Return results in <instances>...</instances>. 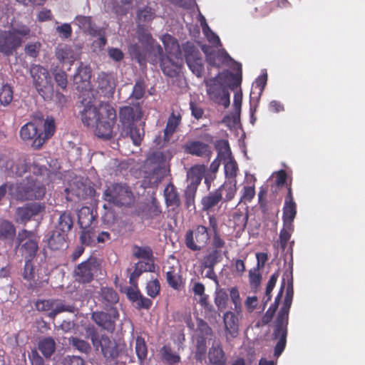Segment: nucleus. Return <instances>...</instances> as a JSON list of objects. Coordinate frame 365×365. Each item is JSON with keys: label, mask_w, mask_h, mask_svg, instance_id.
<instances>
[{"label": "nucleus", "mask_w": 365, "mask_h": 365, "mask_svg": "<svg viewBox=\"0 0 365 365\" xmlns=\"http://www.w3.org/2000/svg\"><path fill=\"white\" fill-rule=\"evenodd\" d=\"M142 115V108L138 103L123 106L119 110V120L121 125L120 136L130 137L133 144L137 146L140 145L144 137L143 128L137 125Z\"/></svg>", "instance_id": "1"}, {"label": "nucleus", "mask_w": 365, "mask_h": 365, "mask_svg": "<svg viewBox=\"0 0 365 365\" xmlns=\"http://www.w3.org/2000/svg\"><path fill=\"white\" fill-rule=\"evenodd\" d=\"M103 199L118 207H129L135 202L133 193L125 183H113L103 192Z\"/></svg>", "instance_id": "2"}, {"label": "nucleus", "mask_w": 365, "mask_h": 365, "mask_svg": "<svg viewBox=\"0 0 365 365\" xmlns=\"http://www.w3.org/2000/svg\"><path fill=\"white\" fill-rule=\"evenodd\" d=\"M30 74L38 93L45 101L51 100L53 96V85L48 71L42 66L33 65Z\"/></svg>", "instance_id": "3"}, {"label": "nucleus", "mask_w": 365, "mask_h": 365, "mask_svg": "<svg viewBox=\"0 0 365 365\" xmlns=\"http://www.w3.org/2000/svg\"><path fill=\"white\" fill-rule=\"evenodd\" d=\"M116 111L110 105L103 106V115H100L96 123H95L94 133L102 139L109 140L113 138V127L116 122Z\"/></svg>", "instance_id": "4"}, {"label": "nucleus", "mask_w": 365, "mask_h": 365, "mask_svg": "<svg viewBox=\"0 0 365 365\" xmlns=\"http://www.w3.org/2000/svg\"><path fill=\"white\" fill-rule=\"evenodd\" d=\"M166 156L162 151H155L146 160V170L144 176L145 181L148 180V185L153 186L158 185L163 177V170L165 168Z\"/></svg>", "instance_id": "5"}, {"label": "nucleus", "mask_w": 365, "mask_h": 365, "mask_svg": "<svg viewBox=\"0 0 365 365\" xmlns=\"http://www.w3.org/2000/svg\"><path fill=\"white\" fill-rule=\"evenodd\" d=\"M88 96L83 98L81 103L82 109L80 110V116L83 124L88 128H93L95 123L103 115V106L108 104L101 102L98 106L94 105L95 98L90 92H88Z\"/></svg>", "instance_id": "6"}, {"label": "nucleus", "mask_w": 365, "mask_h": 365, "mask_svg": "<svg viewBox=\"0 0 365 365\" xmlns=\"http://www.w3.org/2000/svg\"><path fill=\"white\" fill-rule=\"evenodd\" d=\"M88 336L95 349L98 350L101 348V353L106 359L113 360L118 356L119 349L115 341L106 334L100 335L95 329H92Z\"/></svg>", "instance_id": "7"}, {"label": "nucleus", "mask_w": 365, "mask_h": 365, "mask_svg": "<svg viewBox=\"0 0 365 365\" xmlns=\"http://www.w3.org/2000/svg\"><path fill=\"white\" fill-rule=\"evenodd\" d=\"M210 240V233L206 226L196 225L189 230L185 235V244L192 251H200L205 247Z\"/></svg>", "instance_id": "8"}, {"label": "nucleus", "mask_w": 365, "mask_h": 365, "mask_svg": "<svg viewBox=\"0 0 365 365\" xmlns=\"http://www.w3.org/2000/svg\"><path fill=\"white\" fill-rule=\"evenodd\" d=\"M16 242L25 259H34L38 250V241L33 231L23 229L19 231Z\"/></svg>", "instance_id": "9"}, {"label": "nucleus", "mask_w": 365, "mask_h": 365, "mask_svg": "<svg viewBox=\"0 0 365 365\" xmlns=\"http://www.w3.org/2000/svg\"><path fill=\"white\" fill-rule=\"evenodd\" d=\"M185 62L197 77H202L204 72V64L200 51L192 42L187 41L182 45Z\"/></svg>", "instance_id": "10"}, {"label": "nucleus", "mask_w": 365, "mask_h": 365, "mask_svg": "<svg viewBox=\"0 0 365 365\" xmlns=\"http://www.w3.org/2000/svg\"><path fill=\"white\" fill-rule=\"evenodd\" d=\"M226 253L227 252H223V250L207 248L206 254L201 260L200 268L207 269L205 277L213 280L217 285L219 284V282L214 269L215 265L222 261L223 255Z\"/></svg>", "instance_id": "11"}, {"label": "nucleus", "mask_w": 365, "mask_h": 365, "mask_svg": "<svg viewBox=\"0 0 365 365\" xmlns=\"http://www.w3.org/2000/svg\"><path fill=\"white\" fill-rule=\"evenodd\" d=\"M16 197L20 200L40 199L46 194L45 187L34 181L18 185L16 187Z\"/></svg>", "instance_id": "12"}, {"label": "nucleus", "mask_w": 365, "mask_h": 365, "mask_svg": "<svg viewBox=\"0 0 365 365\" xmlns=\"http://www.w3.org/2000/svg\"><path fill=\"white\" fill-rule=\"evenodd\" d=\"M36 307L38 311L48 312V317L53 319L61 312H73V307L65 304L61 299L38 300L36 303Z\"/></svg>", "instance_id": "13"}, {"label": "nucleus", "mask_w": 365, "mask_h": 365, "mask_svg": "<svg viewBox=\"0 0 365 365\" xmlns=\"http://www.w3.org/2000/svg\"><path fill=\"white\" fill-rule=\"evenodd\" d=\"M99 264L96 257H91L80 263L74 270L76 280L82 284L89 283L93 279V272L98 269Z\"/></svg>", "instance_id": "14"}, {"label": "nucleus", "mask_w": 365, "mask_h": 365, "mask_svg": "<svg viewBox=\"0 0 365 365\" xmlns=\"http://www.w3.org/2000/svg\"><path fill=\"white\" fill-rule=\"evenodd\" d=\"M41 122H29L20 130V137L24 141L33 140L32 147L39 149L43 145V139L41 136Z\"/></svg>", "instance_id": "15"}, {"label": "nucleus", "mask_w": 365, "mask_h": 365, "mask_svg": "<svg viewBox=\"0 0 365 365\" xmlns=\"http://www.w3.org/2000/svg\"><path fill=\"white\" fill-rule=\"evenodd\" d=\"M45 210V205L41 202H31L16 209V221L22 224L27 223L32 217L38 215Z\"/></svg>", "instance_id": "16"}, {"label": "nucleus", "mask_w": 365, "mask_h": 365, "mask_svg": "<svg viewBox=\"0 0 365 365\" xmlns=\"http://www.w3.org/2000/svg\"><path fill=\"white\" fill-rule=\"evenodd\" d=\"M182 120V115L180 112L173 111L170 115L166 126L163 130V140L161 142L160 136L157 137L155 139V142L160 147L165 146L170 140L173 133L176 131L178 127L180 124Z\"/></svg>", "instance_id": "17"}, {"label": "nucleus", "mask_w": 365, "mask_h": 365, "mask_svg": "<svg viewBox=\"0 0 365 365\" xmlns=\"http://www.w3.org/2000/svg\"><path fill=\"white\" fill-rule=\"evenodd\" d=\"M166 282L169 287L174 290H180L184 286L183 279L181 274L180 267L178 264H170L163 267Z\"/></svg>", "instance_id": "18"}, {"label": "nucleus", "mask_w": 365, "mask_h": 365, "mask_svg": "<svg viewBox=\"0 0 365 365\" xmlns=\"http://www.w3.org/2000/svg\"><path fill=\"white\" fill-rule=\"evenodd\" d=\"M21 43V38L13 35L9 31H4L0 34V52L4 55H11Z\"/></svg>", "instance_id": "19"}, {"label": "nucleus", "mask_w": 365, "mask_h": 365, "mask_svg": "<svg viewBox=\"0 0 365 365\" xmlns=\"http://www.w3.org/2000/svg\"><path fill=\"white\" fill-rule=\"evenodd\" d=\"M158 51L160 56V66L163 73L169 77L175 76L180 68V60H174V57L165 56L160 45L158 46Z\"/></svg>", "instance_id": "20"}, {"label": "nucleus", "mask_w": 365, "mask_h": 365, "mask_svg": "<svg viewBox=\"0 0 365 365\" xmlns=\"http://www.w3.org/2000/svg\"><path fill=\"white\" fill-rule=\"evenodd\" d=\"M118 313L116 309L113 311V315L104 312H94L92 313V320L103 329L113 332L115 329V322L118 318Z\"/></svg>", "instance_id": "21"}, {"label": "nucleus", "mask_w": 365, "mask_h": 365, "mask_svg": "<svg viewBox=\"0 0 365 365\" xmlns=\"http://www.w3.org/2000/svg\"><path fill=\"white\" fill-rule=\"evenodd\" d=\"M137 215L143 220H151L160 217L163 213L160 202L153 198L149 203L139 207Z\"/></svg>", "instance_id": "22"}, {"label": "nucleus", "mask_w": 365, "mask_h": 365, "mask_svg": "<svg viewBox=\"0 0 365 365\" xmlns=\"http://www.w3.org/2000/svg\"><path fill=\"white\" fill-rule=\"evenodd\" d=\"M297 215V204L294 200L291 185L287 187L283 207L282 220L284 224L294 225L293 222Z\"/></svg>", "instance_id": "23"}, {"label": "nucleus", "mask_w": 365, "mask_h": 365, "mask_svg": "<svg viewBox=\"0 0 365 365\" xmlns=\"http://www.w3.org/2000/svg\"><path fill=\"white\" fill-rule=\"evenodd\" d=\"M98 89L105 97L113 96L115 88V81L113 76L110 73L101 72L98 74L97 78Z\"/></svg>", "instance_id": "24"}, {"label": "nucleus", "mask_w": 365, "mask_h": 365, "mask_svg": "<svg viewBox=\"0 0 365 365\" xmlns=\"http://www.w3.org/2000/svg\"><path fill=\"white\" fill-rule=\"evenodd\" d=\"M183 148L184 151L187 154L205 158L208 160L212 154L210 145L199 140L187 142Z\"/></svg>", "instance_id": "25"}, {"label": "nucleus", "mask_w": 365, "mask_h": 365, "mask_svg": "<svg viewBox=\"0 0 365 365\" xmlns=\"http://www.w3.org/2000/svg\"><path fill=\"white\" fill-rule=\"evenodd\" d=\"M206 55V61L208 65L220 68L222 65L228 63L231 60V57L225 49H220L217 51H212L207 52L204 51Z\"/></svg>", "instance_id": "26"}, {"label": "nucleus", "mask_w": 365, "mask_h": 365, "mask_svg": "<svg viewBox=\"0 0 365 365\" xmlns=\"http://www.w3.org/2000/svg\"><path fill=\"white\" fill-rule=\"evenodd\" d=\"M162 41L166 51L165 56L174 57L175 59H181V51L178 41L170 34H165Z\"/></svg>", "instance_id": "27"}, {"label": "nucleus", "mask_w": 365, "mask_h": 365, "mask_svg": "<svg viewBox=\"0 0 365 365\" xmlns=\"http://www.w3.org/2000/svg\"><path fill=\"white\" fill-rule=\"evenodd\" d=\"M274 339H278V341L274 346V355L276 357H279L284 351L287 336V326L277 324L275 325L274 333Z\"/></svg>", "instance_id": "28"}, {"label": "nucleus", "mask_w": 365, "mask_h": 365, "mask_svg": "<svg viewBox=\"0 0 365 365\" xmlns=\"http://www.w3.org/2000/svg\"><path fill=\"white\" fill-rule=\"evenodd\" d=\"M66 234L55 229L51 234L45 236L43 242L47 243L51 250H58L66 245Z\"/></svg>", "instance_id": "29"}, {"label": "nucleus", "mask_w": 365, "mask_h": 365, "mask_svg": "<svg viewBox=\"0 0 365 365\" xmlns=\"http://www.w3.org/2000/svg\"><path fill=\"white\" fill-rule=\"evenodd\" d=\"M209 361L212 365H226L227 358L219 342H214L208 351Z\"/></svg>", "instance_id": "30"}, {"label": "nucleus", "mask_w": 365, "mask_h": 365, "mask_svg": "<svg viewBox=\"0 0 365 365\" xmlns=\"http://www.w3.org/2000/svg\"><path fill=\"white\" fill-rule=\"evenodd\" d=\"M209 225L213 232L212 238L211 240L210 247L209 248L220 249L225 248V241L221 237L218 229V220L215 215H210L208 217Z\"/></svg>", "instance_id": "31"}, {"label": "nucleus", "mask_w": 365, "mask_h": 365, "mask_svg": "<svg viewBox=\"0 0 365 365\" xmlns=\"http://www.w3.org/2000/svg\"><path fill=\"white\" fill-rule=\"evenodd\" d=\"M56 58L61 63H73L78 57L76 49L69 45L58 46L56 50Z\"/></svg>", "instance_id": "32"}, {"label": "nucleus", "mask_w": 365, "mask_h": 365, "mask_svg": "<svg viewBox=\"0 0 365 365\" xmlns=\"http://www.w3.org/2000/svg\"><path fill=\"white\" fill-rule=\"evenodd\" d=\"M205 172L204 165H196L192 166L187 173V180L189 182L187 186L190 187H198Z\"/></svg>", "instance_id": "33"}, {"label": "nucleus", "mask_w": 365, "mask_h": 365, "mask_svg": "<svg viewBox=\"0 0 365 365\" xmlns=\"http://www.w3.org/2000/svg\"><path fill=\"white\" fill-rule=\"evenodd\" d=\"M223 199L220 190L210 192L201 200L202 208L204 211H209L216 206Z\"/></svg>", "instance_id": "34"}, {"label": "nucleus", "mask_w": 365, "mask_h": 365, "mask_svg": "<svg viewBox=\"0 0 365 365\" xmlns=\"http://www.w3.org/2000/svg\"><path fill=\"white\" fill-rule=\"evenodd\" d=\"M96 220V215L88 207H82L78 215V222L80 228L93 227L92 224Z\"/></svg>", "instance_id": "35"}, {"label": "nucleus", "mask_w": 365, "mask_h": 365, "mask_svg": "<svg viewBox=\"0 0 365 365\" xmlns=\"http://www.w3.org/2000/svg\"><path fill=\"white\" fill-rule=\"evenodd\" d=\"M225 330L231 337L237 336L238 334V319L232 312H227L223 317Z\"/></svg>", "instance_id": "36"}, {"label": "nucleus", "mask_w": 365, "mask_h": 365, "mask_svg": "<svg viewBox=\"0 0 365 365\" xmlns=\"http://www.w3.org/2000/svg\"><path fill=\"white\" fill-rule=\"evenodd\" d=\"M56 341L51 336L43 337L38 342V350L46 359H49L53 354L56 351Z\"/></svg>", "instance_id": "37"}, {"label": "nucleus", "mask_w": 365, "mask_h": 365, "mask_svg": "<svg viewBox=\"0 0 365 365\" xmlns=\"http://www.w3.org/2000/svg\"><path fill=\"white\" fill-rule=\"evenodd\" d=\"M164 197L167 206H175L176 207L180 205V195L175 185L170 182L164 190Z\"/></svg>", "instance_id": "38"}, {"label": "nucleus", "mask_w": 365, "mask_h": 365, "mask_svg": "<svg viewBox=\"0 0 365 365\" xmlns=\"http://www.w3.org/2000/svg\"><path fill=\"white\" fill-rule=\"evenodd\" d=\"M16 235V228L12 222L6 220L0 221V240H12Z\"/></svg>", "instance_id": "39"}, {"label": "nucleus", "mask_w": 365, "mask_h": 365, "mask_svg": "<svg viewBox=\"0 0 365 365\" xmlns=\"http://www.w3.org/2000/svg\"><path fill=\"white\" fill-rule=\"evenodd\" d=\"M73 225V220L71 214L68 212H63L58 218L56 230L67 235L71 230Z\"/></svg>", "instance_id": "40"}, {"label": "nucleus", "mask_w": 365, "mask_h": 365, "mask_svg": "<svg viewBox=\"0 0 365 365\" xmlns=\"http://www.w3.org/2000/svg\"><path fill=\"white\" fill-rule=\"evenodd\" d=\"M207 93L214 102L227 88L217 82L216 78L210 79L207 83Z\"/></svg>", "instance_id": "41"}, {"label": "nucleus", "mask_w": 365, "mask_h": 365, "mask_svg": "<svg viewBox=\"0 0 365 365\" xmlns=\"http://www.w3.org/2000/svg\"><path fill=\"white\" fill-rule=\"evenodd\" d=\"M99 294L102 302L106 305L115 304L118 302L119 299L118 293L112 287H102Z\"/></svg>", "instance_id": "42"}, {"label": "nucleus", "mask_w": 365, "mask_h": 365, "mask_svg": "<svg viewBox=\"0 0 365 365\" xmlns=\"http://www.w3.org/2000/svg\"><path fill=\"white\" fill-rule=\"evenodd\" d=\"M13 35H16L21 38H29L31 37V31L30 28L22 22L14 21L11 24V28L9 30Z\"/></svg>", "instance_id": "43"}, {"label": "nucleus", "mask_w": 365, "mask_h": 365, "mask_svg": "<svg viewBox=\"0 0 365 365\" xmlns=\"http://www.w3.org/2000/svg\"><path fill=\"white\" fill-rule=\"evenodd\" d=\"M80 242L82 245L93 246L96 242V230L94 227L81 228Z\"/></svg>", "instance_id": "44"}, {"label": "nucleus", "mask_w": 365, "mask_h": 365, "mask_svg": "<svg viewBox=\"0 0 365 365\" xmlns=\"http://www.w3.org/2000/svg\"><path fill=\"white\" fill-rule=\"evenodd\" d=\"M217 190H220L222 195H225L222 199L225 202L230 201L234 198L237 192V180L225 182Z\"/></svg>", "instance_id": "45"}, {"label": "nucleus", "mask_w": 365, "mask_h": 365, "mask_svg": "<svg viewBox=\"0 0 365 365\" xmlns=\"http://www.w3.org/2000/svg\"><path fill=\"white\" fill-rule=\"evenodd\" d=\"M215 148L217 152V155L221 159L226 160L232 158V152L227 140H217L214 143Z\"/></svg>", "instance_id": "46"}, {"label": "nucleus", "mask_w": 365, "mask_h": 365, "mask_svg": "<svg viewBox=\"0 0 365 365\" xmlns=\"http://www.w3.org/2000/svg\"><path fill=\"white\" fill-rule=\"evenodd\" d=\"M292 303V299L284 297L283 305L279 310L276 324L281 325H288V319H289V312Z\"/></svg>", "instance_id": "47"}, {"label": "nucleus", "mask_w": 365, "mask_h": 365, "mask_svg": "<svg viewBox=\"0 0 365 365\" xmlns=\"http://www.w3.org/2000/svg\"><path fill=\"white\" fill-rule=\"evenodd\" d=\"M91 77V70L90 66L84 65L81 63L78 68L76 73L74 74V81L78 83V81L83 82V83H89Z\"/></svg>", "instance_id": "48"}, {"label": "nucleus", "mask_w": 365, "mask_h": 365, "mask_svg": "<svg viewBox=\"0 0 365 365\" xmlns=\"http://www.w3.org/2000/svg\"><path fill=\"white\" fill-rule=\"evenodd\" d=\"M43 127V130L42 128L40 130V133L41 138L43 139V144L45 142L51 138L55 131H56V124L53 118H47L44 121L43 125H42V128Z\"/></svg>", "instance_id": "49"}, {"label": "nucleus", "mask_w": 365, "mask_h": 365, "mask_svg": "<svg viewBox=\"0 0 365 365\" xmlns=\"http://www.w3.org/2000/svg\"><path fill=\"white\" fill-rule=\"evenodd\" d=\"M162 359L168 364L172 365L180 362V356L173 351L169 346H163L160 350Z\"/></svg>", "instance_id": "50"}, {"label": "nucleus", "mask_w": 365, "mask_h": 365, "mask_svg": "<svg viewBox=\"0 0 365 365\" xmlns=\"http://www.w3.org/2000/svg\"><path fill=\"white\" fill-rule=\"evenodd\" d=\"M294 231V225L284 224L279 232V243L282 250L287 247V242L289 240Z\"/></svg>", "instance_id": "51"}, {"label": "nucleus", "mask_w": 365, "mask_h": 365, "mask_svg": "<svg viewBox=\"0 0 365 365\" xmlns=\"http://www.w3.org/2000/svg\"><path fill=\"white\" fill-rule=\"evenodd\" d=\"M135 353L138 360L143 362L148 356V347L145 339L141 336H138L135 339Z\"/></svg>", "instance_id": "52"}, {"label": "nucleus", "mask_w": 365, "mask_h": 365, "mask_svg": "<svg viewBox=\"0 0 365 365\" xmlns=\"http://www.w3.org/2000/svg\"><path fill=\"white\" fill-rule=\"evenodd\" d=\"M13 89L11 86L6 83L0 88V103L4 106H9L13 101Z\"/></svg>", "instance_id": "53"}, {"label": "nucleus", "mask_w": 365, "mask_h": 365, "mask_svg": "<svg viewBox=\"0 0 365 365\" xmlns=\"http://www.w3.org/2000/svg\"><path fill=\"white\" fill-rule=\"evenodd\" d=\"M6 167L11 170V172L17 176H22L27 171V165L24 160H19L16 163L8 161Z\"/></svg>", "instance_id": "54"}, {"label": "nucleus", "mask_w": 365, "mask_h": 365, "mask_svg": "<svg viewBox=\"0 0 365 365\" xmlns=\"http://www.w3.org/2000/svg\"><path fill=\"white\" fill-rule=\"evenodd\" d=\"M155 17L154 11L148 6L140 9L137 12V19L140 23L150 22Z\"/></svg>", "instance_id": "55"}, {"label": "nucleus", "mask_w": 365, "mask_h": 365, "mask_svg": "<svg viewBox=\"0 0 365 365\" xmlns=\"http://www.w3.org/2000/svg\"><path fill=\"white\" fill-rule=\"evenodd\" d=\"M238 171V165L234 158H230L227 159V162L225 164V173L227 178L236 180V177Z\"/></svg>", "instance_id": "56"}, {"label": "nucleus", "mask_w": 365, "mask_h": 365, "mask_svg": "<svg viewBox=\"0 0 365 365\" xmlns=\"http://www.w3.org/2000/svg\"><path fill=\"white\" fill-rule=\"evenodd\" d=\"M252 179V185L250 186H245L242 191L240 202H250L255 196V182L257 180L254 175L251 176Z\"/></svg>", "instance_id": "57"}, {"label": "nucleus", "mask_w": 365, "mask_h": 365, "mask_svg": "<svg viewBox=\"0 0 365 365\" xmlns=\"http://www.w3.org/2000/svg\"><path fill=\"white\" fill-rule=\"evenodd\" d=\"M227 302L228 294L223 289H220L215 292V304L219 311L222 312L226 308Z\"/></svg>", "instance_id": "58"}, {"label": "nucleus", "mask_w": 365, "mask_h": 365, "mask_svg": "<svg viewBox=\"0 0 365 365\" xmlns=\"http://www.w3.org/2000/svg\"><path fill=\"white\" fill-rule=\"evenodd\" d=\"M23 277L24 279L31 282V286H32L31 282H34L35 279V267L33 263V259H26Z\"/></svg>", "instance_id": "59"}, {"label": "nucleus", "mask_w": 365, "mask_h": 365, "mask_svg": "<svg viewBox=\"0 0 365 365\" xmlns=\"http://www.w3.org/2000/svg\"><path fill=\"white\" fill-rule=\"evenodd\" d=\"M147 294L151 298H155L160 292V284L158 279L148 282L145 287Z\"/></svg>", "instance_id": "60"}, {"label": "nucleus", "mask_w": 365, "mask_h": 365, "mask_svg": "<svg viewBox=\"0 0 365 365\" xmlns=\"http://www.w3.org/2000/svg\"><path fill=\"white\" fill-rule=\"evenodd\" d=\"M196 331L199 333V338L202 339H206L208 336L212 334V329L208 324L202 319H197Z\"/></svg>", "instance_id": "61"}, {"label": "nucleus", "mask_w": 365, "mask_h": 365, "mask_svg": "<svg viewBox=\"0 0 365 365\" xmlns=\"http://www.w3.org/2000/svg\"><path fill=\"white\" fill-rule=\"evenodd\" d=\"M279 277V273L278 272H276L273 273L267 282V287H266V292H265V297L264 298V304H267L269 301H270L272 298V292L275 287V284L277 283V279Z\"/></svg>", "instance_id": "62"}, {"label": "nucleus", "mask_w": 365, "mask_h": 365, "mask_svg": "<svg viewBox=\"0 0 365 365\" xmlns=\"http://www.w3.org/2000/svg\"><path fill=\"white\" fill-rule=\"evenodd\" d=\"M53 76L57 86L63 91H66L68 86L67 73L64 71L58 70L53 73Z\"/></svg>", "instance_id": "63"}, {"label": "nucleus", "mask_w": 365, "mask_h": 365, "mask_svg": "<svg viewBox=\"0 0 365 365\" xmlns=\"http://www.w3.org/2000/svg\"><path fill=\"white\" fill-rule=\"evenodd\" d=\"M136 251L134 252L133 255L135 257L138 259H148L154 258L153 250L150 247H139L135 246Z\"/></svg>", "instance_id": "64"}]
</instances>
